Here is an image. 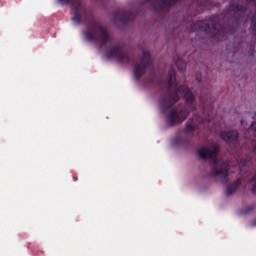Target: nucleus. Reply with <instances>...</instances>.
Instances as JSON below:
<instances>
[{"label":"nucleus","mask_w":256,"mask_h":256,"mask_svg":"<svg viewBox=\"0 0 256 256\" xmlns=\"http://www.w3.org/2000/svg\"><path fill=\"white\" fill-rule=\"evenodd\" d=\"M186 142L187 140L181 136H177L173 141L174 145H183Z\"/></svg>","instance_id":"4468645a"},{"label":"nucleus","mask_w":256,"mask_h":256,"mask_svg":"<svg viewBox=\"0 0 256 256\" xmlns=\"http://www.w3.org/2000/svg\"><path fill=\"white\" fill-rule=\"evenodd\" d=\"M100 1H103V0H100Z\"/></svg>","instance_id":"aec40b11"},{"label":"nucleus","mask_w":256,"mask_h":256,"mask_svg":"<svg viewBox=\"0 0 256 256\" xmlns=\"http://www.w3.org/2000/svg\"><path fill=\"white\" fill-rule=\"evenodd\" d=\"M220 137L223 141L232 145H237V143H239V132L237 130L222 131Z\"/></svg>","instance_id":"9d476101"},{"label":"nucleus","mask_w":256,"mask_h":256,"mask_svg":"<svg viewBox=\"0 0 256 256\" xmlns=\"http://www.w3.org/2000/svg\"><path fill=\"white\" fill-rule=\"evenodd\" d=\"M241 125H245V120H241Z\"/></svg>","instance_id":"6ab92c4d"},{"label":"nucleus","mask_w":256,"mask_h":256,"mask_svg":"<svg viewBox=\"0 0 256 256\" xmlns=\"http://www.w3.org/2000/svg\"><path fill=\"white\" fill-rule=\"evenodd\" d=\"M205 121L209 122L211 121V118H209V116L202 118L201 116L194 114L192 119L186 123V127L183 129V132L186 134L193 133V131H195L199 125L205 123Z\"/></svg>","instance_id":"6e6552de"},{"label":"nucleus","mask_w":256,"mask_h":256,"mask_svg":"<svg viewBox=\"0 0 256 256\" xmlns=\"http://www.w3.org/2000/svg\"><path fill=\"white\" fill-rule=\"evenodd\" d=\"M195 79L198 81V83H201V73H196Z\"/></svg>","instance_id":"dca6fc26"},{"label":"nucleus","mask_w":256,"mask_h":256,"mask_svg":"<svg viewBox=\"0 0 256 256\" xmlns=\"http://www.w3.org/2000/svg\"><path fill=\"white\" fill-rule=\"evenodd\" d=\"M175 61V65L178 69V71H185V69H187V62H185V60H183V58H174Z\"/></svg>","instance_id":"f8f14e48"},{"label":"nucleus","mask_w":256,"mask_h":256,"mask_svg":"<svg viewBox=\"0 0 256 256\" xmlns=\"http://www.w3.org/2000/svg\"><path fill=\"white\" fill-rule=\"evenodd\" d=\"M190 31H204L205 33H210L213 39L218 41H223L229 35V30L224 26L213 20H199L197 22H191Z\"/></svg>","instance_id":"20e7f679"},{"label":"nucleus","mask_w":256,"mask_h":256,"mask_svg":"<svg viewBox=\"0 0 256 256\" xmlns=\"http://www.w3.org/2000/svg\"><path fill=\"white\" fill-rule=\"evenodd\" d=\"M153 67V61L151 60V53L144 51L140 59V63H136L134 66V78L136 81H139L145 75V71Z\"/></svg>","instance_id":"0eeeda50"},{"label":"nucleus","mask_w":256,"mask_h":256,"mask_svg":"<svg viewBox=\"0 0 256 256\" xmlns=\"http://www.w3.org/2000/svg\"><path fill=\"white\" fill-rule=\"evenodd\" d=\"M244 137L250 141L253 150L246 158L240 159L238 164L240 167H249L253 163V159L256 161V122H253L246 130Z\"/></svg>","instance_id":"39448f33"},{"label":"nucleus","mask_w":256,"mask_h":256,"mask_svg":"<svg viewBox=\"0 0 256 256\" xmlns=\"http://www.w3.org/2000/svg\"><path fill=\"white\" fill-rule=\"evenodd\" d=\"M107 59H113V57L118 61V63L129 65L133 63V59L131 58V54L129 52L123 50V47L119 44L111 46L106 50Z\"/></svg>","instance_id":"423d86ee"},{"label":"nucleus","mask_w":256,"mask_h":256,"mask_svg":"<svg viewBox=\"0 0 256 256\" xmlns=\"http://www.w3.org/2000/svg\"><path fill=\"white\" fill-rule=\"evenodd\" d=\"M251 33L256 37V14L251 18Z\"/></svg>","instance_id":"ddd939ff"},{"label":"nucleus","mask_w":256,"mask_h":256,"mask_svg":"<svg viewBox=\"0 0 256 256\" xmlns=\"http://www.w3.org/2000/svg\"><path fill=\"white\" fill-rule=\"evenodd\" d=\"M200 159L204 161L209 159L212 170L210 172L211 177H219L222 185L229 183V162H222L219 164V146L215 143L210 144L209 148H201L198 151Z\"/></svg>","instance_id":"7ed1b4c3"},{"label":"nucleus","mask_w":256,"mask_h":256,"mask_svg":"<svg viewBox=\"0 0 256 256\" xmlns=\"http://www.w3.org/2000/svg\"><path fill=\"white\" fill-rule=\"evenodd\" d=\"M241 185V179H237L232 184H229L227 186L226 195L229 197V195H233L237 189H239V186Z\"/></svg>","instance_id":"9b49d317"},{"label":"nucleus","mask_w":256,"mask_h":256,"mask_svg":"<svg viewBox=\"0 0 256 256\" xmlns=\"http://www.w3.org/2000/svg\"><path fill=\"white\" fill-rule=\"evenodd\" d=\"M171 1L172 0H161V3L164 7H171L173 5Z\"/></svg>","instance_id":"2eb2a0df"},{"label":"nucleus","mask_w":256,"mask_h":256,"mask_svg":"<svg viewBox=\"0 0 256 256\" xmlns=\"http://www.w3.org/2000/svg\"><path fill=\"white\" fill-rule=\"evenodd\" d=\"M131 17H133V12L131 10L119 9L114 13V22L127 25L131 20Z\"/></svg>","instance_id":"1a4fd4ad"},{"label":"nucleus","mask_w":256,"mask_h":256,"mask_svg":"<svg viewBox=\"0 0 256 256\" xmlns=\"http://www.w3.org/2000/svg\"><path fill=\"white\" fill-rule=\"evenodd\" d=\"M59 3L72 5V21L74 25L83 23L87 30L83 32L84 39L89 42L100 43L99 49L107 47V43L111 41V34L105 26L95 20L93 13L89 11L81 0H58Z\"/></svg>","instance_id":"f03ea898"},{"label":"nucleus","mask_w":256,"mask_h":256,"mask_svg":"<svg viewBox=\"0 0 256 256\" xmlns=\"http://www.w3.org/2000/svg\"><path fill=\"white\" fill-rule=\"evenodd\" d=\"M179 93L183 95L187 107L181 110L173 108L180 99ZM159 105L160 109H162V113H167V111L171 109L167 114V125H169V127L180 125V123H183V121L189 117V111L197 110L195 95H193L189 87L186 85H177V72L174 68H171L168 72V90L160 96Z\"/></svg>","instance_id":"f257e3e1"},{"label":"nucleus","mask_w":256,"mask_h":256,"mask_svg":"<svg viewBox=\"0 0 256 256\" xmlns=\"http://www.w3.org/2000/svg\"><path fill=\"white\" fill-rule=\"evenodd\" d=\"M254 53H255V45L251 46L249 55H254Z\"/></svg>","instance_id":"f3484780"},{"label":"nucleus","mask_w":256,"mask_h":256,"mask_svg":"<svg viewBox=\"0 0 256 256\" xmlns=\"http://www.w3.org/2000/svg\"><path fill=\"white\" fill-rule=\"evenodd\" d=\"M249 3H255V0H247Z\"/></svg>","instance_id":"a211bd4d"}]
</instances>
